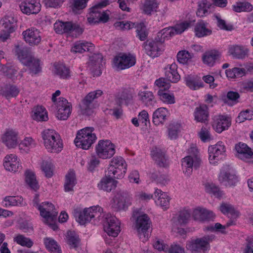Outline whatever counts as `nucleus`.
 I'll return each mask as SVG.
<instances>
[{
	"label": "nucleus",
	"mask_w": 253,
	"mask_h": 253,
	"mask_svg": "<svg viewBox=\"0 0 253 253\" xmlns=\"http://www.w3.org/2000/svg\"><path fill=\"white\" fill-rule=\"evenodd\" d=\"M94 131L92 127H86L79 130L74 140L76 146L83 149H89L97 139Z\"/></svg>",
	"instance_id": "f257e3e1"
},
{
	"label": "nucleus",
	"mask_w": 253,
	"mask_h": 253,
	"mask_svg": "<svg viewBox=\"0 0 253 253\" xmlns=\"http://www.w3.org/2000/svg\"><path fill=\"white\" fill-rule=\"evenodd\" d=\"M74 214L78 218L80 223L83 225L90 221L92 218L99 220L100 218L103 215V209L98 206H92L84 209L82 212L78 209H75Z\"/></svg>",
	"instance_id": "f03ea898"
},
{
	"label": "nucleus",
	"mask_w": 253,
	"mask_h": 253,
	"mask_svg": "<svg viewBox=\"0 0 253 253\" xmlns=\"http://www.w3.org/2000/svg\"><path fill=\"white\" fill-rule=\"evenodd\" d=\"M127 165L122 157H116L110 161L107 173L115 178H123L126 171Z\"/></svg>",
	"instance_id": "7ed1b4c3"
},
{
	"label": "nucleus",
	"mask_w": 253,
	"mask_h": 253,
	"mask_svg": "<svg viewBox=\"0 0 253 253\" xmlns=\"http://www.w3.org/2000/svg\"><path fill=\"white\" fill-rule=\"evenodd\" d=\"M190 154H193V155L187 156L182 159V166L183 169H185L184 172L185 174L189 176L191 174L193 167L197 169L200 166L201 160L198 157V151L195 147H191L189 150Z\"/></svg>",
	"instance_id": "20e7f679"
},
{
	"label": "nucleus",
	"mask_w": 253,
	"mask_h": 253,
	"mask_svg": "<svg viewBox=\"0 0 253 253\" xmlns=\"http://www.w3.org/2000/svg\"><path fill=\"white\" fill-rule=\"evenodd\" d=\"M103 94L101 90H97L88 93L82 100L80 104L81 111L82 114L90 115L93 113V101Z\"/></svg>",
	"instance_id": "39448f33"
},
{
	"label": "nucleus",
	"mask_w": 253,
	"mask_h": 253,
	"mask_svg": "<svg viewBox=\"0 0 253 253\" xmlns=\"http://www.w3.org/2000/svg\"><path fill=\"white\" fill-rule=\"evenodd\" d=\"M132 217L135 219V228L140 235L146 237V232L150 227L151 221L146 214H140L138 211H134Z\"/></svg>",
	"instance_id": "423d86ee"
},
{
	"label": "nucleus",
	"mask_w": 253,
	"mask_h": 253,
	"mask_svg": "<svg viewBox=\"0 0 253 253\" xmlns=\"http://www.w3.org/2000/svg\"><path fill=\"white\" fill-rule=\"evenodd\" d=\"M208 152L210 163L216 165L224 158L226 152L225 146L222 142L219 141L216 144L210 146Z\"/></svg>",
	"instance_id": "0eeeda50"
},
{
	"label": "nucleus",
	"mask_w": 253,
	"mask_h": 253,
	"mask_svg": "<svg viewBox=\"0 0 253 253\" xmlns=\"http://www.w3.org/2000/svg\"><path fill=\"white\" fill-rule=\"evenodd\" d=\"M131 198L125 192H117L111 203L112 207L117 211H125L131 205Z\"/></svg>",
	"instance_id": "6e6552de"
},
{
	"label": "nucleus",
	"mask_w": 253,
	"mask_h": 253,
	"mask_svg": "<svg viewBox=\"0 0 253 253\" xmlns=\"http://www.w3.org/2000/svg\"><path fill=\"white\" fill-rule=\"evenodd\" d=\"M96 152L100 158H110L115 153V146L109 140H100L96 146Z\"/></svg>",
	"instance_id": "1a4fd4ad"
},
{
	"label": "nucleus",
	"mask_w": 253,
	"mask_h": 253,
	"mask_svg": "<svg viewBox=\"0 0 253 253\" xmlns=\"http://www.w3.org/2000/svg\"><path fill=\"white\" fill-rule=\"evenodd\" d=\"M213 236H206L201 238H198L189 242L186 245V248L191 251L205 252L208 250L210 247L209 242L212 241Z\"/></svg>",
	"instance_id": "9d476101"
},
{
	"label": "nucleus",
	"mask_w": 253,
	"mask_h": 253,
	"mask_svg": "<svg viewBox=\"0 0 253 253\" xmlns=\"http://www.w3.org/2000/svg\"><path fill=\"white\" fill-rule=\"evenodd\" d=\"M103 226L104 231L110 236L116 237L120 232V222L115 216L107 215Z\"/></svg>",
	"instance_id": "9b49d317"
},
{
	"label": "nucleus",
	"mask_w": 253,
	"mask_h": 253,
	"mask_svg": "<svg viewBox=\"0 0 253 253\" xmlns=\"http://www.w3.org/2000/svg\"><path fill=\"white\" fill-rule=\"evenodd\" d=\"M40 215L42 217L43 222L56 220L58 212L56 211L54 206L51 203L43 202L38 206Z\"/></svg>",
	"instance_id": "f8f14e48"
},
{
	"label": "nucleus",
	"mask_w": 253,
	"mask_h": 253,
	"mask_svg": "<svg viewBox=\"0 0 253 253\" xmlns=\"http://www.w3.org/2000/svg\"><path fill=\"white\" fill-rule=\"evenodd\" d=\"M1 141L8 149H13L18 145L19 133L13 129H6L1 136Z\"/></svg>",
	"instance_id": "ddd939ff"
},
{
	"label": "nucleus",
	"mask_w": 253,
	"mask_h": 253,
	"mask_svg": "<svg viewBox=\"0 0 253 253\" xmlns=\"http://www.w3.org/2000/svg\"><path fill=\"white\" fill-rule=\"evenodd\" d=\"M22 36L25 42L30 46L38 45L42 41L41 32L34 27L24 31Z\"/></svg>",
	"instance_id": "4468645a"
},
{
	"label": "nucleus",
	"mask_w": 253,
	"mask_h": 253,
	"mask_svg": "<svg viewBox=\"0 0 253 253\" xmlns=\"http://www.w3.org/2000/svg\"><path fill=\"white\" fill-rule=\"evenodd\" d=\"M57 112L56 117L60 120H66L70 116L72 111V105L67 99L60 97L57 102Z\"/></svg>",
	"instance_id": "2eb2a0df"
},
{
	"label": "nucleus",
	"mask_w": 253,
	"mask_h": 253,
	"mask_svg": "<svg viewBox=\"0 0 253 253\" xmlns=\"http://www.w3.org/2000/svg\"><path fill=\"white\" fill-rule=\"evenodd\" d=\"M114 62L118 69L124 70L134 65L136 63V59L134 56L130 54H123L116 57Z\"/></svg>",
	"instance_id": "dca6fc26"
},
{
	"label": "nucleus",
	"mask_w": 253,
	"mask_h": 253,
	"mask_svg": "<svg viewBox=\"0 0 253 253\" xmlns=\"http://www.w3.org/2000/svg\"><path fill=\"white\" fill-rule=\"evenodd\" d=\"M108 19L109 15L106 12L101 11L97 6H94L90 8L87 16V21L90 24L100 22H106Z\"/></svg>",
	"instance_id": "f3484780"
},
{
	"label": "nucleus",
	"mask_w": 253,
	"mask_h": 253,
	"mask_svg": "<svg viewBox=\"0 0 253 253\" xmlns=\"http://www.w3.org/2000/svg\"><path fill=\"white\" fill-rule=\"evenodd\" d=\"M3 166L6 170L13 172L18 171L22 169L19 160L15 154H9L5 157Z\"/></svg>",
	"instance_id": "a211bd4d"
},
{
	"label": "nucleus",
	"mask_w": 253,
	"mask_h": 253,
	"mask_svg": "<svg viewBox=\"0 0 253 253\" xmlns=\"http://www.w3.org/2000/svg\"><path fill=\"white\" fill-rule=\"evenodd\" d=\"M54 28L55 32L60 34L71 32L74 30L82 33V30L79 26L71 22H56L54 24Z\"/></svg>",
	"instance_id": "6ab92c4d"
},
{
	"label": "nucleus",
	"mask_w": 253,
	"mask_h": 253,
	"mask_svg": "<svg viewBox=\"0 0 253 253\" xmlns=\"http://www.w3.org/2000/svg\"><path fill=\"white\" fill-rule=\"evenodd\" d=\"M190 25V22H184L178 25H177L174 28L169 27L163 29L158 34L159 36H161L163 34L165 35V37L168 39L169 38L175 34H181L184 30L187 29Z\"/></svg>",
	"instance_id": "aec40b11"
},
{
	"label": "nucleus",
	"mask_w": 253,
	"mask_h": 253,
	"mask_svg": "<svg viewBox=\"0 0 253 253\" xmlns=\"http://www.w3.org/2000/svg\"><path fill=\"white\" fill-rule=\"evenodd\" d=\"M230 125L231 120L230 118L219 115L214 117L212 127L216 132L221 133L228 129Z\"/></svg>",
	"instance_id": "412c9836"
},
{
	"label": "nucleus",
	"mask_w": 253,
	"mask_h": 253,
	"mask_svg": "<svg viewBox=\"0 0 253 253\" xmlns=\"http://www.w3.org/2000/svg\"><path fill=\"white\" fill-rule=\"evenodd\" d=\"M163 44L156 40L149 42L145 45L146 53L153 58L158 56L163 51Z\"/></svg>",
	"instance_id": "4be33fe9"
},
{
	"label": "nucleus",
	"mask_w": 253,
	"mask_h": 253,
	"mask_svg": "<svg viewBox=\"0 0 253 253\" xmlns=\"http://www.w3.org/2000/svg\"><path fill=\"white\" fill-rule=\"evenodd\" d=\"M235 149L238 154V157L244 161L253 163V152L251 149L245 143H239L235 146Z\"/></svg>",
	"instance_id": "5701e85b"
},
{
	"label": "nucleus",
	"mask_w": 253,
	"mask_h": 253,
	"mask_svg": "<svg viewBox=\"0 0 253 253\" xmlns=\"http://www.w3.org/2000/svg\"><path fill=\"white\" fill-rule=\"evenodd\" d=\"M115 178L107 173L98 184V188L106 192L111 191L117 187L118 183V181L115 180Z\"/></svg>",
	"instance_id": "b1692460"
},
{
	"label": "nucleus",
	"mask_w": 253,
	"mask_h": 253,
	"mask_svg": "<svg viewBox=\"0 0 253 253\" xmlns=\"http://www.w3.org/2000/svg\"><path fill=\"white\" fill-rule=\"evenodd\" d=\"M21 11L26 14H36L40 10V3L36 0H27L20 5Z\"/></svg>",
	"instance_id": "393cba45"
},
{
	"label": "nucleus",
	"mask_w": 253,
	"mask_h": 253,
	"mask_svg": "<svg viewBox=\"0 0 253 253\" xmlns=\"http://www.w3.org/2000/svg\"><path fill=\"white\" fill-rule=\"evenodd\" d=\"M102 59V55L100 54H94L90 57L89 66L94 76L101 75Z\"/></svg>",
	"instance_id": "a878e982"
},
{
	"label": "nucleus",
	"mask_w": 253,
	"mask_h": 253,
	"mask_svg": "<svg viewBox=\"0 0 253 253\" xmlns=\"http://www.w3.org/2000/svg\"><path fill=\"white\" fill-rule=\"evenodd\" d=\"M248 52L249 49L242 45H232L228 48V53L237 59L245 58Z\"/></svg>",
	"instance_id": "bb28decb"
},
{
	"label": "nucleus",
	"mask_w": 253,
	"mask_h": 253,
	"mask_svg": "<svg viewBox=\"0 0 253 253\" xmlns=\"http://www.w3.org/2000/svg\"><path fill=\"white\" fill-rule=\"evenodd\" d=\"M209 116L208 109L206 105H200L195 109L194 118L197 122L207 124L209 121Z\"/></svg>",
	"instance_id": "cd10ccee"
},
{
	"label": "nucleus",
	"mask_w": 253,
	"mask_h": 253,
	"mask_svg": "<svg viewBox=\"0 0 253 253\" xmlns=\"http://www.w3.org/2000/svg\"><path fill=\"white\" fill-rule=\"evenodd\" d=\"M218 179L220 183H224L226 186H235L238 182L237 177L235 174L224 170L221 171Z\"/></svg>",
	"instance_id": "c85d7f7f"
},
{
	"label": "nucleus",
	"mask_w": 253,
	"mask_h": 253,
	"mask_svg": "<svg viewBox=\"0 0 253 253\" xmlns=\"http://www.w3.org/2000/svg\"><path fill=\"white\" fill-rule=\"evenodd\" d=\"M154 195L156 198H157L156 201L157 205L165 210L169 208L170 198L166 193L163 192L161 189H156Z\"/></svg>",
	"instance_id": "c756f323"
},
{
	"label": "nucleus",
	"mask_w": 253,
	"mask_h": 253,
	"mask_svg": "<svg viewBox=\"0 0 253 253\" xmlns=\"http://www.w3.org/2000/svg\"><path fill=\"white\" fill-rule=\"evenodd\" d=\"M165 76L167 80L171 83H177L180 80V77L177 71V65L175 63L166 68Z\"/></svg>",
	"instance_id": "7c9ffc66"
},
{
	"label": "nucleus",
	"mask_w": 253,
	"mask_h": 253,
	"mask_svg": "<svg viewBox=\"0 0 253 253\" xmlns=\"http://www.w3.org/2000/svg\"><path fill=\"white\" fill-rule=\"evenodd\" d=\"M193 216L195 220L204 221L211 219L214 215L212 211L205 209H196L193 211Z\"/></svg>",
	"instance_id": "2f4dec72"
},
{
	"label": "nucleus",
	"mask_w": 253,
	"mask_h": 253,
	"mask_svg": "<svg viewBox=\"0 0 253 253\" xmlns=\"http://www.w3.org/2000/svg\"><path fill=\"white\" fill-rule=\"evenodd\" d=\"M42 137L43 140L44 145L49 146L51 141L60 139V136L54 130L52 129H46L42 132Z\"/></svg>",
	"instance_id": "473e14b6"
},
{
	"label": "nucleus",
	"mask_w": 253,
	"mask_h": 253,
	"mask_svg": "<svg viewBox=\"0 0 253 253\" xmlns=\"http://www.w3.org/2000/svg\"><path fill=\"white\" fill-rule=\"evenodd\" d=\"M159 2L158 0H146L142 7L143 12L151 15L156 12L159 8Z\"/></svg>",
	"instance_id": "72a5a7b5"
},
{
	"label": "nucleus",
	"mask_w": 253,
	"mask_h": 253,
	"mask_svg": "<svg viewBox=\"0 0 253 253\" xmlns=\"http://www.w3.org/2000/svg\"><path fill=\"white\" fill-rule=\"evenodd\" d=\"M138 96L142 103L147 107L153 106L156 103L154 96L151 91H141Z\"/></svg>",
	"instance_id": "f704fd0d"
},
{
	"label": "nucleus",
	"mask_w": 253,
	"mask_h": 253,
	"mask_svg": "<svg viewBox=\"0 0 253 253\" xmlns=\"http://www.w3.org/2000/svg\"><path fill=\"white\" fill-rule=\"evenodd\" d=\"M33 112L32 117L33 120L40 122L48 120L47 112L44 107L38 106L34 109Z\"/></svg>",
	"instance_id": "c9c22d12"
},
{
	"label": "nucleus",
	"mask_w": 253,
	"mask_h": 253,
	"mask_svg": "<svg viewBox=\"0 0 253 253\" xmlns=\"http://www.w3.org/2000/svg\"><path fill=\"white\" fill-rule=\"evenodd\" d=\"M168 111L165 108H159L153 113V122L156 125L163 124L166 119Z\"/></svg>",
	"instance_id": "e433bc0d"
},
{
	"label": "nucleus",
	"mask_w": 253,
	"mask_h": 253,
	"mask_svg": "<svg viewBox=\"0 0 253 253\" xmlns=\"http://www.w3.org/2000/svg\"><path fill=\"white\" fill-rule=\"evenodd\" d=\"M93 48L94 46L91 43L78 42L75 43L71 51L74 53H83L85 51H91Z\"/></svg>",
	"instance_id": "4c0bfd02"
},
{
	"label": "nucleus",
	"mask_w": 253,
	"mask_h": 253,
	"mask_svg": "<svg viewBox=\"0 0 253 253\" xmlns=\"http://www.w3.org/2000/svg\"><path fill=\"white\" fill-rule=\"evenodd\" d=\"M66 241L70 248L76 249L80 246V239L79 235L74 231H68L66 234Z\"/></svg>",
	"instance_id": "58836bf2"
},
{
	"label": "nucleus",
	"mask_w": 253,
	"mask_h": 253,
	"mask_svg": "<svg viewBox=\"0 0 253 253\" xmlns=\"http://www.w3.org/2000/svg\"><path fill=\"white\" fill-rule=\"evenodd\" d=\"M220 53L218 51L216 50H211L206 52L203 55V62L209 66H212L215 60L219 57Z\"/></svg>",
	"instance_id": "ea45409f"
},
{
	"label": "nucleus",
	"mask_w": 253,
	"mask_h": 253,
	"mask_svg": "<svg viewBox=\"0 0 253 253\" xmlns=\"http://www.w3.org/2000/svg\"><path fill=\"white\" fill-rule=\"evenodd\" d=\"M76 184L75 173L73 170L69 171L65 176L64 189L66 192L73 190V187Z\"/></svg>",
	"instance_id": "a19ab883"
},
{
	"label": "nucleus",
	"mask_w": 253,
	"mask_h": 253,
	"mask_svg": "<svg viewBox=\"0 0 253 253\" xmlns=\"http://www.w3.org/2000/svg\"><path fill=\"white\" fill-rule=\"evenodd\" d=\"M25 181L26 184L30 187L31 189L34 191L39 189L40 186L37 180L35 174L33 172L29 170L25 172Z\"/></svg>",
	"instance_id": "79ce46f5"
},
{
	"label": "nucleus",
	"mask_w": 253,
	"mask_h": 253,
	"mask_svg": "<svg viewBox=\"0 0 253 253\" xmlns=\"http://www.w3.org/2000/svg\"><path fill=\"white\" fill-rule=\"evenodd\" d=\"M220 210L224 214L230 215L231 217L233 218H237L239 215L238 211L229 203H222L220 206Z\"/></svg>",
	"instance_id": "37998d69"
},
{
	"label": "nucleus",
	"mask_w": 253,
	"mask_h": 253,
	"mask_svg": "<svg viewBox=\"0 0 253 253\" xmlns=\"http://www.w3.org/2000/svg\"><path fill=\"white\" fill-rule=\"evenodd\" d=\"M186 85L191 89L196 90L203 86L201 81L194 76L188 75L185 78Z\"/></svg>",
	"instance_id": "c03bdc74"
},
{
	"label": "nucleus",
	"mask_w": 253,
	"mask_h": 253,
	"mask_svg": "<svg viewBox=\"0 0 253 253\" xmlns=\"http://www.w3.org/2000/svg\"><path fill=\"white\" fill-rule=\"evenodd\" d=\"M2 26L7 31L13 32L16 26V19L12 16H5L1 20Z\"/></svg>",
	"instance_id": "a18cd8bd"
},
{
	"label": "nucleus",
	"mask_w": 253,
	"mask_h": 253,
	"mask_svg": "<svg viewBox=\"0 0 253 253\" xmlns=\"http://www.w3.org/2000/svg\"><path fill=\"white\" fill-rule=\"evenodd\" d=\"M195 33L197 37L200 38L211 34V31L206 27L204 21H200L195 26Z\"/></svg>",
	"instance_id": "49530a36"
},
{
	"label": "nucleus",
	"mask_w": 253,
	"mask_h": 253,
	"mask_svg": "<svg viewBox=\"0 0 253 253\" xmlns=\"http://www.w3.org/2000/svg\"><path fill=\"white\" fill-rule=\"evenodd\" d=\"M233 9L235 12H250L253 10V5L248 2H237L233 5Z\"/></svg>",
	"instance_id": "de8ad7c7"
},
{
	"label": "nucleus",
	"mask_w": 253,
	"mask_h": 253,
	"mask_svg": "<svg viewBox=\"0 0 253 253\" xmlns=\"http://www.w3.org/2000/svg\"><path fill=\"white\" fill-rule=\"evenodd\" d=\"M26 65L29 67L32 74H36L41 71L40 61L38 59L30 57L27 59Z\"/></svg>",
	"instance_id": "09e8293b"
},
{
	"label": "nucleus",
	"mask_w": 253,
	"mask_h": 253,
	"mask_svg": "<svg viewBox=\"0 0 253 253\" xmlns=\"http://www.w3.org/2000/svg\"><path fill=\"white\" fill-rule=\"evenodd\" d=\"M54 73L61 78L67 79L70 77L69 69L63 64H57L54 66Z\"/></svg>",
	"instance_id": "8fccbe9b"
},
{
	"label": "nucleus",
	"mask_w": 253,
	"mask_h": 253,
	"mask_svg": "<svg viewBox=\"0 0 253 253\" xmlns=\"http://www.w3.org/2000/svg\"><path fill=\"white\" fill-rule=\"evenodd\" d=\"M23 199L19 196H6L4 198L3 203L5 207L17 206L22 204Z\"/></svg>",
	"instance_id": "3c124183"
},
{
	"label": "nucleus",
	"mask_w": 253,
	"mask_h": 253,
	"mask_svg": "<svg viewBox=\"0 0 253 253\" xmlns=\"http://www.w3.org/2000/svg\"><path fill=\"white\" fill-rule=\"evenodd\" d=\"M58 141L56 140L51 141L49 146L44 145L45 148L48 152L51 153H58L63 148V145L61 139H58Z\"/></svg>",
	"instance_id": "603ef678"
},
{
	"label": "nucleus",
	"mask_w": 253,
	"mask_h": 253,
	"mask_svg": "<svg viewBox=\"0 0 253 253\" xmlns=\"http://www.w3.org/2000/svg\"><path fill=\"white\" fill-rule=\"evenodd\" d=\"M2 95L8 99L16 97L19 93V90L14 86L6 85L2 90Z\"/></svg>",
	"instance_id": "864d4df0"
},
{
	"label": "nucleus",
	"mask_w": 253,
	"mask_h": 253,
	"mask_svg": "<svg viewBox=\"0 0 253 253\" xmlns=\"http://www.w3.org/2000/svg\"><path fill=\"white\" fill-rule=\"evenodd\" d=\"M15 47V52L20 60L29 58L30 51L28 47L20 44L16 45Z\"/></svg>",
	"instance_id": "5fc2aeb1"
},
{
	"label": "nucleus",
	"mask_w": 253,
	"mask_h": 253,
	"mask_svg": "<svg viewBox=\"0 0 253 253\" xmlns=\"http://www.w3.org/2000/svg\"><path fill=\"white\" fill-rule=\"evenodd\" d=\"M88 0H73L71 8L75 13H79L80 10L85 8Z\"/></svg>",
	"instance_id": "6e6d98bb"
},
{
	"label": "nucleus",
	"mask_w": 253,
	"mask_h": 253,
	"mask_svg": "<svg viewBox=\"0 0 253 253\" xmlns=\"http://www.w3.org/2000/svg\"><path fill=\"white\" fill-rule=\"evenodd\" d=\"M132 91L129 89H125L122 92L118 94L117 96V100L121 104L124 101H126L132 99L133 97Z\"/></svg>",
	"instance_id": "4d7b16f0"
},
{
	"label": "nucleus",
	"mask_w": 253,
	"mask_h": 253,
	"mask_svg": "<svg viewBox=\"0 0 253 253\" xmlns=\"http://www.w3.org/2000/svg\"><path fill=\"white\" fill-rule=\"evenodd\" d=\"M206 191L217 198H220L223 195V191L214 184H207L205 185Z\"/></svg>",
	"instance_id": "13d9d810"
},
{
	"label": "nucleus",
	"mask_w": 253,
	"mask_h": 253,
	"mask_svg": "<svg viewBox=\"0 0 253 253\" xmlns=\"http://www.w3.org/2000/svg\"><path fill=\"white\" fill-rule=\"evenodd\" d=\"M193 55L186 50L180 51L177 54L178 61L183 64L190 61Z\"/></svg>",
	"instance_id": "bf43d9fd"
},
{
	"label": "nucleus",
	"mask_w": 253,
	"mask_h": 253,
	"mask_svg": "<svg viewBox=\"0 0 253 253\" xmlns=\"http://www.w3.org/2000/svg\"><path fill=\"white\" fill-rule=\"evenodd\" d=\"M14 242L22 246L30 248L33 246V242L29 238L22 235H17L13 239Z\"/></svg>",
	"instance_id": "052dcab7"
},
{
	"label": "nucleus",
	"mask_w": 253,
	"mask_h": 253,
	"mask_svg": "<svg viewBox=\"0 0 253 253\" xmlns=\"http://www.w3.org/2000/svg\"><path fill=\"white\" fill-rule=\"evenodd\" d=\"M158 94L160 99L164 102L168 104H173L175 102L174 96L172 94H169L162 90H159Z\"/></svg>",
	"instance_id": "680f3d73"
},
{
	"label": "nucleus",
	"mask_w": 253,
	"mask_h": 253,
	"mask_svg": "<svg viewBox=\"0 0 253 253\" xmlns=\"http://www.w3.org/2000/svg\"><path fill=\"white\" fill-rule=\"evenodd\" d=\"M16 71L10 65H4L0 64V73L3 74L5 76L12 78L16 74Z\"/></svg>",
	"instance_id": "e2e57ef3"
},
{
	"label": "nucleus",
	"mask_w": 253,
	"mask_h": 253,
	"mask_svg": "<svg viewBox=\"0 0 253 253\" xmlns=\"http://www.w3.org/2000/svg\"><path fill=\"white\" fill-rule=\"evenodd\" d=\"M41 168L46 177L49 178L53 175V166L50 162L43 161Z\"/></svg>",
	"instance_id": "0e129e2a"
},
{
	"label": "nucleus",
	"mask_w": 253,
	"mask_h": 253,
	"mask_svg": "<svg viewBox=\"0 0 253 253\" xmlns=\"http://www.w3.org/2000/svg\"><path fill=\"white\" fill-rule=\"evenodd\" d=\"M45 244L49 252L58 253L61 251L60 247L53 240L47 239L45 241Z\"/></svg>",
	"instance_id": "69168bd1"
},
{
	"label": "nucleus",
	"mask_w": 253,
	"mask_h": 253,
	"mask_svg": "<svg viewBox=\"0 0 253 253\" xmlns=\"http://www.w3.org/2000/svg\"><path fill=\"white\" fill-rule=\"evenodd\" d=\"M190 213L187 211H183L179 213L176 221L175 225H183L186 224L190 218Z\"/></svg>",
	"instance_id": "338daca9"
},
{
	"label": "nucleus",
	"mask_w": 253,
	"mask_h": 253,
	"mask_svg": "<svg viewBox=\"0 0 253 253\" xmlns=\"http://www.w3.org/2000/svg\"><path fill=\"white\" fill-rule=\"evenodd\" d=\"M198 136L203 142H207L211 140V134L209 128L206 126H203L199 132Z\"/></svg>",
	"instance_id": "774afa93"
}]
</instances>
